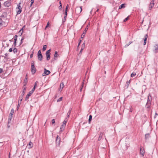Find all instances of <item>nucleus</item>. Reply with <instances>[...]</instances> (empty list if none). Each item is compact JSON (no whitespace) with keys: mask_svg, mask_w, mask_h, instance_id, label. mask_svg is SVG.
<instances>
[{"mask_svg":"<svg viewBox=\"0 0 158 158\" xmlns=\"http://www.w3.org/2000/svg\"><path fill=\"white\" fill-rule=\"evenodd\" d=\"M152 99V96L150 94H149L148 96L147 102L146 105V107L148 108H150Z\"/></svg>","mask_w":158,"mask_h":158,"instance_id":"1","label":"nucleus"},{"mask_svg":"<svg viewBox=\"0 0 158 158\" xmlns=\"http://www.w3.org/2000/svg\"><path fill=\"white\" fill-rule=\"evenodd\" d=\"M34 65V61H32L31 63V71L32 74H34L36 71V69Z\"/></svg>","mask_w":158,"mask_h":158,"instance_id":"2","label":"nucleus"},{"mask_svg":"<svg viewBox=\"0 0 158 158\" xmlns=\"http://www.w3.org/2000/svg\"><path fill=\"white\" fill-rule=\"evenodd\" d=\"M26 87H23V92L22 93L21 96L19 97V100L20 101V102L22 101V100L23 99V96L24 95V93L26 92Z\"/></svg>","mask_w":158,"mask_h":158,"instance_id":"3","label":"nucleus"},{"mask_svg":"<svg viewBox=\"0 0 158 158\" xmlns=\"http://www.w3.org/2000/svg\"><path fill=\"white\" fill-rule=\"evenodd\" d=\"M20 3H19V4L18 5L16 9L17 15L19 14L22 12V8L20 6Z\"/></svg>","mask_w":158,"mask_h":158,"instance_id":"4","label":"nucleus"},{"mask_svg":"<svg viewBox=\"0 0 158 158\" xmlns=\"http://www.w3.org/2000/svg\"><path fill=\"white\" fill-rule=\"evenodd\" d=\"M67 120L65 119L63 121V124H62L61 127H60V131H63L65 127V125L67 123Z\"/></svg>","mask_w":158,"mask_h":158,"instance_id":"5","label":"nucleus"},{"mask_svg":"<svg viewBox=\"0 0 158 158\" xmlns=\"http://www.w3.org/2000/svg\"><path fill=\"white\" fill-rule=\"evenodd\" d=\"M51 49L48 50L46 53V59L47 60H48L50 59V52Z\"/></svg>","mask_w":158,"mask_h":158,"instance_id":"6","label":"nucleus"},{"mask_svg":"<svg viewBox=\"0 0 158 158\" xmlns=\"http://www.w3.org/2000/svg\"><path fill=\"white\" fill-rule=\"evenodd\" d=\"M60 138L59 137L58 135H57L56 139V146H59L60 144Z\"/></svg>","mask_w":158,"mask_h":158,"instance_id":"7","label":"nucleus"},{"mask_svg":"<svg viewBox=\"0 0 158 158\" xmlns=\"http://www.w3.org/2000/svg\"><path fill=\"white\" fill-rule=\"evenodd\" d=\"M50 72L48 70H47L45 68L44 69V72L43 73V76H45V75H48L50 74Z\"/></svg>","mask_w":158,"mask_h":158,"instance_id":"8","label":"nucleus"},{"mask_svg":"<svg viewBox=\"0 0 158 158\" xmlns=\"http://www.w3.org/2000/svg\"><path fill=\"white\" fill-rule=\"evenodd\" d=\"M32 93L29 91L28 93L26 95V97L25 98V100L27 101L29 98V97L31 95Z\"/></svg>","mask_w":158,"mask_h":158,"instance_id":"9","label":"nucleus"},{"mask_svg":"<svg viewBox=\"0 0 158 158\" xmlns=\"http://www.w3.org/2000/svg\"><path fill=\"white\" fill-rule=\"evenodd\" d=\"M140 153L141 155H142L143 156H144V151L143 149L142 148H140Z\"/></svg>","mask_w":158,"mask_h":158,"instance_id":"10","label":"nucleus"},{"mask_svg":"<svg viewBox=\"0 0 158 158\" xmlns=\"http://www.w3.org/2000/svg\"><path fill=\"white\" fill-rule=\"evenodd\" d=\"M148 34H147L144 36V44H143L144 45H145L146 43L147 40L148 38Z\"/></svg>","mask_w":158,"mask_h":158,"instance_id":"11","label":"nucleus"},{"mask_svg":"<svg viewBox=\"0 0 158 158\" xmlns=\"http://www.w3.org/2000/svg\"><path fill=\"white\" fill-rule=\"evenodd\" d=\"M58 56V55L57 54V52L56 51L54 56V59L55 60H56Z\"/></svg>","mask_w":158,"mask_h":158,"instance_id":"12","label":"nucleus"},{"mask_svg":"<svg viewBox=\"0 0 158 158\" xmlns=\"http://www.w3.org/2000/svg\"><path fill=\"white\" fill-rule=\"evenodd\" d=\"M4 4L7 7H8L10 6V3L9 1H7L4 2Z\"/></svg>","mask_w":158,"mask_h":158,"instance_id":"13","label":"nucleus"},{"mask_svg":"<svg viewBox=\"0 0 158 158\" xmlns=\"http://www.w3.org/2000/svg\"><path fill=\"white\" fill-rule=\"evenodd\" d=\"M154 3L153 1H151L149 7V10H151L154 6Z\"/></svg>","mask_w":158,"mask_h":158,"instance_id":"14","label":"nucleus"},{"mask_svg":"<svg viewBox=\"0 0 158 158\" xmlns=\"http://www.w3.org/2000/svg\"><path fill=\"white\" fill-rule=\"evenodd\" d=\"M64 83L63 82L61 83L60 85L59 90L61 91L62 89L64 88Z\"/></svg>","mask_w":158,"mask_h":158,"instance_id":"15","label":"nucleus"},{"mask_svg":"<svg viewBox=\"0 0 158 158\" xmlns=\"http://www.w3.org/2000/svg\"><path fill=\"white\" fill-rule=\"evenodd\" d=\"M38 60L40 61H41L43 58L42 55H38Z\"/></svg>","mask_w":158,"mask_h":158,"instance_id":"16","label":"nucleus"},{"mask_svg":"<svg viewBox=\"0 0 158 158\" xmlns=\"http://www.w3.org/2000/svg\"><path fill=\"white\" fill-rule=\"evenodd\" d=\"M67 16V12H65L64 16V19L63 20V21H62L63 23H64V22H65Z\"/></svg>","mask_w":158,"mask_h":158,"instance_id":"17","label":"nucleus"},{"mask_svg":"<svg viewBox=\"0 0 158 158\" xmlns=\"http://www.w3.org/2000/svg\"><path fill=\"white\" fill-rule=\"evenodd\" d=\"M155 50L154 51L156 53L158 52V46L156 45L155 47Z\"/></svg>","mask_w":158,"mask_h":158,"instance_id":"18","label":"nucleus"},{"mask_svg":"<svg viewBox=\"0 0 158 158\" xmlns=\"http://www.w3.org/2000/svg\"><path fill=\"white\" fill-rule=\"evenodd\" d=\"M72 110V109L70 108L67 114V118H69L70 114V113Z\"/></svg>","mask_w":158,"mask_h":158,"instance_id":"19","label":"nucleus"},{"mask_svg":"<svg viewBox=\"0 0 158 158\" xmlns=\"http://www.w3.org/2000/svg\"><path fill=\"white\" fill-rule=\"evenodd\" d=\"M80 10V12H81L82 10V7H77L75 9V11H77V10Z\"/></svg>","mask_w":158,"mask_h":158,"instance_id":"20","label":"nucleus"},{"mask_svg":"<svg viewBox=\"0 0 158 158\" xmlns=\"http://www.w3.org/2000/svg\"><path fill=\"white\" fill-rule=\"evenodd\" d=\"M131 80H129V81H127L126 82V86H127V88L129 86V84L130 83Z\"/></svg>","mask_w":158,"mask_h":158,"instance_id":"21","label":"nucleus"},{"mask_svg":"<svg viewBox=\"0 0 158 158\" xmlns=\"http://www.w3.org/2000/svg\"><path fill=\"white\" fill-rule=\"evenodd\" d=\"M23 27L21 29H20V31H19V35L20 36H21L23 33Z\"/></svg>","mask_w":158,"mask_h":158,"instance_id":"22","label":"nucleus"},{"mask_svg":"<svg viewBox=\"0 0 158 158\" xmlns=\"http://www.w3.org/2000/svg\"><path fill=\"white\" fill-rule=\"evenodd\" d=\"M125 7V4H121L119 7V9H121L123 8H124Z\"/></svg>","mask_w":158,"mask_h":158,"instance_id":"23","label":"nucleus"},{"mask_svg":"<svg viewBox=\"0 0 158 158\" xmlns=\"http://www.w3.org/2000/svg\"><path fill=\"white\" fill-rule=\"evenodd\" d=\"M102 135V132H101L99 134V136L98 139V140H100L101 139Z\"/></svg>","mask_w":158,"mask_h":158,"instance_id":"24","label":"nucleus"},{"mask_svg":"<svg viewBox=\"0 0 158 158\" xmlns=\"http://www.w3.org/2000/svg\"><path fill=\"white\" fill-rule=\"evenodd\" d=\"M92 119V116L91 115H90L89 116V120H88L89 123H90V122L91 121Z\"/></svg>","mask_w":158,"mask_h":158,"instance_id":"25","label":"nucleus"},{"mask_svg":"<svg viewBox=\"0 0 158 158\" xmlns=\"http://www.w3.org/2000/svg\"><path fill=\"white\" fill-rule=\"evenodd\" d=\"M47 48V45H44L43 46V48L42 49L43 51H45V50Z\"/></svg>","mask_w":158,"mask_h":158,"instance_id":"26","label":"nucleus"},{"mask_svg":"<svg viewBox=\"0 0 158 158\" xmlns=\"http://www.w3.org/2000/svg\"><path fill=\"white\" fill-rule=\"evenodd\" d=\"M27 78L26 79V80H25L24 81V86L23 87H26V85L27 84Z\"/></svg>","mask_w":158,"mask_h":158,"instance_id":"27","label":"nucleus"},{"mask_svg":"<svg viewBox=\"0 0 158 158\" xmlns=\"http://www.w3.org/2000/svg\"><path fill=\"white\" fill-rule=\"evenodd\" d=\"M14 113V109H12L11 110V111H10V115L12 116L13 115Z\"/></svg>","mask_w":158,"mask_h":158,"instance_id":"28","label":"nucleus"},{"mask_svg":"<svg viewBox=\"0 0 158 158\" xmlns=\"http://www.w3.org/2000/svg\"><path fill=\"white\" fill-rule=\"evenodd\" d=\"M85 33H86V31H85L83 32V34L81 35V38H83L84 37Z\"/></svg>","mask_w":158,"mask_h":158,"instance_id":"29","label":"nucleus"},{"mask_svg":"<svg viewBox=\"0 0 158 158\" xmlns=\"http://www.w3.org/2000/svg\"><path fill=\"white\" fill-rule=\"evenodd\" d=\"M149 134H146L145 135V139H147L149 137Z\"/></svg>","mask_w":158,"mask_h":158,"instance_id":"30","label":"nucleus"},{"mask_svg":"<svg viewBox=\"0 0 158 158\" xmlns=\"http://www.w3.org/2000/svg\"><path fill=\"white\" fill-rule=\"evenodd\" d=\"M18 37V36H17V35H15V36L14 37V42H16L17 38Z\"/></svg>","mask_w":158,"mask_h":158,"instance_id":"31","label":"nucleus"},{"mask_svg":"<svg viewBox=\"0 0 158 158\" xmlns=\"http://www.w3.org/2000/svg\"><path fill=\"white\" fill-rule=\"evenodd\" d=\"M135 75H136V73L133 72V73H132L131 74V77H134V76H135Z\"/></svg>","mask_w":158,"mask_h":158,"instance_id":"32","label":"nucleus"},{"mask_svg":"<svg viewBox=\"0 0 158 158\" xmlns=\"http://www.w3.org/2000/svg\"><path fill=\"white\" fill-rule=\"evenodd\" d=\"M50 25V22L49 21H48V22L47 25H46V27L45 28V29H46Z\"/></svg>","mask_w":158,"mask_h":158,"instance_id":"33","label":"nucleus"},{"mask_svg":"<svg viewBox=\"0 0 158 158\" xmlns=\"http://www.w3.org/2000/svg\"><path fill=\"white\" fill-rule=\"evenodd\" d=\"M13 52L14 53H16L17 52V49L16 48H15L13 50Z\"/></svg>","mask_w":158,"mask_h":158,"instance_id":"34","label":"nucleus"},{"mask_svg":"<svg viewBox=\"0 0 158 158\" xmlns=\"http://www.w3.org/2000/svg\"><path fill=\"white\" fill-rule=\"evenodd\" d=\"M35 88H36L35 87H34L32 89V90L31 91H30V92L32 94L33 93V92H34V91H35Z\"/></svg>","mask_w":158,"mask_h":158,"instance_id":"35","label":"nucleus"},{"mask_svg":"<svg viewBox=\"0 0 158 158\" xmlns=\"http://www.w3.org/2000/svg\"><path fill=\"white\" fill-rule=\"evenodd\" d=\"M69 7V5L68 4L66 6V8H65V12H67V11H68V9Z\"/></svg>","mask_w":158,"mask_h":158,"instance_id":"36","label":"nucleus"},{"mask_svg":"<svg viewBox=\"0 0 158 158\" xmlns=\"http://www.w3.org/2000/svg\"><path fill=\"white\" fill-rule=\"evenodd\" d=\"M62 97H60V98H59L58 99V100H57V102H60L61 101H62Z\"/></svg>","mask_w":158,"mask_h":158,"instance_id":"37","label":"nucleus"},{"mask_svg":"<svg viewBox=\"0 0 158 158\" xmlns=\"http://www.w3.org/2000/svg\"><path fill=\"white\" fill-rule=\"evenodd\" d=\"M12 116L10 115L9 117L8 120L9 121H11L12 119Z\"/></svg>","mask_w":158,"mask_h":158,"instance_id":"38","label":"nucleus"},{"mask_svg":"<svg viewBox=\"0 0 158 158\" xmlns=\"http://www.w3.org/2000/svg\"><path fill=\"white\" fill-rule=\"evenodd\" d=\"M129 16H128L124 20L123 22H126L127 21L128 19Z\"/></svg>","mask_w":158,"mask_h":158,"instance_id":"39","label":"nucleus"},{"mask_svg":"<svg viewBox=\"0 0 158 158\" xmlns=\"http://www.w3.org/2000/svg\"><path fill=\"white\" fill-rule=\"evenodd\" d=\"M31 5H30V6H31L33 4V3L34 2V0H31Z\"/></svg>","mask_w":158,"mask_h":158,"instance_id":"40","label":"nucleus"},{"mask_svg":"<svg viewBox=\"0 0 158 158\" xmlns=\"http://www.w3.org/2000/svg\"><path fill=\"white\" fill-rule=\"evenodd\" d=\"M42 55L40 50L38 52V55Z\"/></svg>","mask_w":158,"mask_h":158,"instance_id":"41","label":"nucleus"},{"mask_svg":"<svg viewBox=\"0 0 158 158\" xmlns=\"http://www.w3.org/2000/svg\"><path fill=\"white\" fill-rule=\"evenodd\" d=\"M38 83V82L37 81H36L35 83V85H34V87H36V86H37V83Z\"/></svg>","mask_w":158,"mask_h":158,"instance_id":"42","label":"nucleus"},{"mask_svg":"<svg viewBox=\"0 0 158 158\" xmlns=\"http://www.w3.org/2000/svg\"><path fill=\"white\" fill-rule=\"evenodd\" d=\"M62 5L61 4H60V6H59V9L60 10H61V9H62Z\"/></svg>","mask_w":158,"mask_h":158,"instance_id":"43","label":"nucleus"},{"mask_svg":"<svg viewBox=\"0 0 158 158\" xmlns=\"http://www.w3.org/2000/svg\"><path fill=\"white\" fill-rule=\"evenodd\" d=\"M24 39V38H22L21 40V42L20 44L21 45L23 42V40Z\"/></svg>","mask_w":158,"mask_h":158,"instance_id":"44","label":"nucleus"},{"mask_svg":"<svg viewBox=\"0 0 158 158\" xmlns=\"http://www.w3.org/2000/svg\"><path fill=\"white\" fill-rule=\"evenodd\" d=\"M52 124H54L55 123V120L54 119H53L52 120Z\"/></svg>","mask_w":158,"mask_h":158,"instance_id":"45","label":"nucleus"},{"mask_svg":"<svg viewBox=\"0 0 158 158\" xmlns=\"http://www.w3.org/2000/svg\"><path fill=\"white\" fill-rule=\"evenodd\" d=\"M12 51H13V50H12V48H10L9 50V51L10 52H12Z\"/></svg>","mask_w":158,"mask_h":158,"instance_id":"46","label":"nucleus"},{"mask_svg":"<svg viewBox=\"0 0 158 158\" xmlns=\"http://www.w3.org/2000/svg\"><path fill=\"white\" fill-rule=\"evenodd\" d=\"M85 46V44L84 43L82 45V48H84Z\"/></svg>","mask_w":158,"mask_h":158,"instance_id":"47","label":"nucleus"},{"mask_svg":"<svg viewBox=\"0 0 158 158\" xmlns=\"http://www.w3.org/2000/svg\"><path fill=\"white\" fill-rule=\"evenodd\" d=\"M157 116H158V114L157 113H155V118H156L157 117Z\"/></svg>","mask_w":158,"mask_h":158,"instance_id":"48","label":"nucleus"},{"mask_svg":"<svg viewBox=\"0 0 158 158\" xmlns=\"http://www.w3.org/2000/svg\"><path fill=\"white\" fill-rule=\"evenodd\" d=\"M32 143H31V142H30L29 143V145H30L32 147Z\"/></svg>","mask_w":158,"mask_h":158,"instance_id":"49","label":"nucleus"},{"mask_svg":"<svg viewBox=\"0 0 158 158\" xmlns=\"http://www.w3.org/2000/svg\"><path fill=\"white\" fill-rule=\"evenodd\" d=\"M13 45L14 47H15L16 45V43L14 42V43L13 44Z\"/></svg>","mask_w":158,"mask_h":158,"instance_id":"50","label":"nucleus"},{"mask_svg":"<svg viewBox=\"0 0 158 158\" xmlns=\"http://www.w3.org/2000/svg\"><path fill=\"white\" fill-rule=\"evenodd\" d=\"M33 52L31 54L30 56V58H32L33 57Z\"/></svg>","mask_w":158,"mask_h":158,"instance_id":"51","label":"nucleus"},{"mask_svg":"<svg viewBox=\"0 0 158 158\" xmlns=\"http://www.w3.org/2000/svg\"><path fill=\"white\" fill-rule=\"evenodd\" d=\"M3 70L2 69L0 68V73L2 72Z\"/></svg>","mask_w":158,"mask_h":158,"instance_id":"52","label":"nucleus"},{"mask_svg":"<svg viewBox=\"0 0 158 158\" xmlns=\"http://www.w3.org/2000/svg\"><path fill=\"white\" fill-rule=\"evenodd\" d=\"M130 111L131 112H132V108L131 106V109H130Z\"/></svg>","mask_w":158,"mask_h":158,"instance_id":"53","label":"nucleus"},{"mask_svg":"<svg viewBox=\"0 0 158 158\" xmlns=\"http://www.w3.org/2000/svg\"><path fill=\"white\" fill-rule=\"evenodd\" d=\"M81 40H80V41L78 43V46H79V45H80V44H81Z\"/></svg>","mask_w":158,"mask_h":158,"instance_id":"54","label":"nucleus"},{"mask_svg":"<svg viewBox=\"0 0 158 158\" xmlns=\"http://www.w3.org/2000/svg\"><path fill=\"white\" fill-rule=\"evenodd\" d=\"M130 44H127L125 46V47H127Z\"/></svg>","mask_w":158,"mask_h":158,"instance_id":"55","label":"nucleus"},{"mask_svg":"<svg viewBox=\"0 0 158 158\" xmlns=\"http://www.w3.org/2000/svg\"><path fill=\"white\" fill-rule=\"evenodd\" d=\"M83 48H81V50L80 51V53H81V52H82V50H83Z\"/></svg>","mask_w":158,"mask_h":158,"instance_id":"56","label":"nucleus"},{"mask_svg":"<svg viewBox=\"0 0 158 158\" xmlns=\"http://www.w3.org/2000/svg\"><path fill=\"white\" fill-rule=\"evenodd\" d=\"M87 29H88V28H86L84 31H86V32Z\"/></svg>","mask_w":158,"mask_h":158,"instance_id":"57","label":"nucleus"},{"mask_svg":"<svg viewBox=\"0 0 158 158\" xmlns=\"http://www.w3.org/2000/svg\"><path fill=\"white\" fill-rule=\"evenodd\" d=\"M5 56H7V55H8V54H7V53H5Z\"/></svg>","mask_w":158,"mask_h":158,"instance_id":"58","label":"nucleus"},{"mask_svg":"<svg viewBox=\"0 0 158 158\" xmlns=\"http://www.w3.org/2000/svg\"><path fill=\"white\" fill-rule=\"evenodd\" d=\"M83 85H82V87H83ZM82 87L81 88V89H80V91H81L82 90Z\"/></svg>","mask_w":158,"mask_h":158,"instance_id":"59","label":"nucleus"},{"mask_svg":"<svg viewBox=\"0 0 158 158\" xmlns=\"http://www.w3.org/2000/svg\"><path fill=\"white\" fill-rule=\"evenodd\" d=\"M132 43V42H131L130 41V42H129V44H131V43Z\"/></svg>","mask_w":158,"mask_h":158,"instance_id":"60","label":"nucleus"},{"mask_svg":"<svg viewBox=\"0 0 158 158\" xmlns=\"http://www.w3.org/2000/svg\"><path fill=\"white\" fill-rule=\"evenodd\" d=\"M60 5L61 4V2L60 1Z\"/></svg>","mask_w":158,"mask_h":158,"instance_id":"61","label":"nucleus"},{"mask_svg":"<svg viewBox=\"0 0 158 158\" xmlns=\"http://www.w3.org/2000/svg\"><path fill=\"white\" fill-rule=\"evenodd\" d=\"M19 104H18V107H19Z\"/></svg>","mask_w":158,"mask_h":158,"instance_id":"62","label":"nucleus"},{"mask_svg":"<svg viewBox=\"0 0 158 158\" xmlns=\"http://www.w3.org/2000/svg\"><path fill=\"white\" fill-rule=\"evenodd\" d=\"M27 77H26V79H27Z\"/></svg>","mask_w":158,"mask_h":158,"instance_id":"63","label":"nucleus"}]
</instances>
